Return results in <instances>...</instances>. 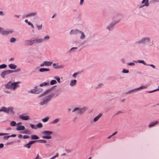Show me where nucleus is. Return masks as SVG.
Returning a JSON list of instances; mask_svg holds the SVG:
<instances>
[{
    "instance_id": "f257e3e1",
    "label": "nucleus",
    "mask_w": 159,
    "mask_h": 159,
    "mask_svg": "<svg viewBox=\"0 0 159 159\" xmlns=\"http://www.w3.org/2000/svg\"><path fill=\"white\" fill-rule=\"evenodd\" d=\"M19 82L11 83V82L8 83L5 85V87L7 89H12L15 90L16 88L19 87L18 85Z\"/></svg>"
},
{
    "instance_id": "f03ea898",
    "label": "nucleus",
    "mask_w": 159,
    "mask_h": 159,
    "mask_svg": "<svg viewBox=\"0 0 159 159\" xmlns=\"http://www.w3.org/2000/svg\"><path fill=\"white\" fill-rule=\"evenodd\" d=\"M53 96L52 94H51L43 98L39 102L40 105H43L47 104Z\"/></svg>"
},
{
    "instance_id": "7ed1b4c3",
    "label": "nucleus",
    "mask_w": 159,
    "mask_h": 159,
    "mask_svg": "<svg viewBox=\"0 0 159 159\" xmlns=\"http://www.w3.org/2000/svg\"><path fill=\"white\" fill-rule=\"evenodd\" d=\"M42 134L45 135L42 137V138L45 139H50L52 138L51 135L52 134V132L51 131H44L42 132Z\"/></svg>"
},
{
    "instance_id": "20e7f679",
    "label": "nucleus",
    "mask_w": 159,
    "mask_h": 159,
    "mask_svg": "<svg viewBox=\"0 0 159 159\" xmlns=\"http://www.w3.org/2000/svg\"><path fill=\"white\" fill-rule=\"evenodd\" d=\"M1 111L4 112L6 113H10L11 114L14 113L12 108L10 107H2L0 109V112Z\"/></svg>"
},
{
    "instance_id": "39448f33",
    "label": "nucleus",
    "mask_w": 159,
    "mask_h": 159,
    "mask_svg": "<svg viewBox=\"0 0 159 159\" xmlns=\"http://www.w3.org/2000/svg\"><path fill=\"white\" fill-rule=\"evenodd\" d=\"M14 72V70H8L3 71L2 73L1 74V76L3 78H4L6 75L12 73Z\"/></svg>"
},
{
    "instance_id": "423d86ee",
    "label": "nucleus",
    "mask_w": 159,
    "mask_h": 159,
    "mask_svg": "<svg viewBox=\"0 0 159 159\" xmlns=\"http://www.w3.org/2000/svg\"><path fill=\"white\" fill-rule=\"evenodd\" d=\"M85 111L84 108H82L80 109L78 108H75L73 111L72 112H74L77 111L76 113L81 114L83 113Z\"/></svg>"
},
{
    "instance_id": "0eeeda50",
    "label": "nucleus",
    "mask_w": 159,
    "mask_h": 159,
    "mask_svg": "<svg viewBox=\"0 0 159 159\" xmlns=\"http://www.w3.org/2000/svg\"><path fill=\"white\" fill-rule=\"evenodd\" d=\"M14 32V31L12 30H5L4 31L3 30V31L2 32V35H7L8 34L10 33H12Z\"/></svg>"
},
{
    "instance_id": "6e6552de",
    "label": "nucleus",
    "mask_w": 159,
    "mask_h": 159,
    "mask_svg": "<svg viewBox=\"0 0 159 159\" xmlns=\"http://www.w3.org/2000/svg\"><path fill=\"white\" fill-rule=\"evenodd\" d=\"M150 40L148 38H143L140 41L138 42V43H146L148 42Z\"/></svg>"
},
{
    "instance_id": "1a4fd4ad",
    "label": "nucleus",
    "mask_w": 159,
    "mask_h": 159,
    "mask_svg": "<svg viewBox=\"0 0 159 159\" xmlns=\"http://www.w3.org/2000/svg\"><path fill=\"white\" fill-rule=\"evenodd\" d=\"M19 118L22 120H27L30 119V117L28 116H24V115L19 116Z\"/></svg>"
},
{
    "instance_id": "9d476101",
    "label": "nucleus",
    "mask_w": 159,
    "mask_h": 159,
    "mask_svg": "<svg viewBox=\"0 0 159 159\" xmlns=\"http://www.w3.org/2000/svg\"><path fill=\"white\" fill-rule=\"evenodd\" d=\"M36 142V141H31L27 144L25 145L24 147L28 148H30L31 147V145Z\"/></svg>"
},
{
    "instance_id": "9b49d317",
    "label": "nucleus",
    "mask_w": 159,
    "mask_h": 159,
    "mask_svg": "<svg viewBox=\"0 0 159 159\" xmlns=\"http://www.w3.org/2000/svg\"><path fill=\"white\" fill-rule=\"evenodd\" d=\"M53 68L55 69L62 68L64 67V66L62 65H59L58 63H53Z\"/></svg>"
},
{
    "instance_id": "f8f14e48",
    "label": "nucleus",
    "mask_w": 159,
    "mask_h": 159,
    "mask_svg": "<svg viewBox=\"0 0 159 159\" xmlns=\"http://www.w3.org/2000/svg\"><path fill=\"white\" fill-rule=\"evenodd\" d=\"M142 3L143 4L144 3H145V4L143 6H140L139 8H142V7L145 6H148L149 5L148 3V0H143L142 2Z\"/></svg>"
},
{
    "instance_id": "ddd939ff",
    "label": "nucleus",
    "mask_w": 159,
    "mask_h": 159,
    "mask_svg": "<svg viewBox=\"0 0 159 159\" xmlns=\"http://www.w3.org/2000/svg\"><path fill=\"white\" fill-rule=\"evenodd\" d=\"M80 31L78 30H72L70 32V34L72 35L76 34L79 33V31Z\"/></svg>"
},
{
    "instance_id": "4468645a",
    "label": "nucleus",
    "mask_w": 159,
    "mask_h": 159,
    "mask_svg": "<svg viewBox=\"0 0 159 159\" xmlns=\"http://www.w3.org/2000/svg\"><path fill=\"white\" fill-rule=\"evenodd\" d=\"M158 123V122L157 121H155L153 122H151L149 124L148 127L149 128L152 127L157 124Z\"/></svg>"
},
{
    "instance_id": "2eb2a0df",
    "label": "nucleus",
    "mask_w": 159,
    "mask_h": 159,
    "mask_svg": "<svg viewBox=\"0 0 159 159\" xmlns=\"http://www.w3.org/2000/svg\"><path fill=\"white\" fill-rule=\"evenodd\" d=\"M25 45H32V43L31 39L30 40H27L25 41Z\"/></svg>"
},
{
    "instance_id": "dca6fc26",
    "label": "nucleus",
    "mask_w": 159,
    "mask_h": 159,
    "mask_svg": "<svg viewBox=\"0 0 159 159\" xmlns=\"http://www.w3.org/2000/svg\"><path fill=\"white\" fill-rule=\"evenodd\" d=\"M36 43H41L44 41V39L39 38H35Z\"/></svg>"
},
{
    "instance_id": "f3484780",
    "label": "nucleus",
    "mask_w": 159,
    "mask_h": 159,
    "mask_svg": "<svg viewBox=\"0 0 159 159\" xmlns=\"http://www.w3.org/2000/svg\"><path fill=\"white\" fill-rule=\"evenodd\" d=\"M37 86H35L34 87V89H32L29 92V93H32L37 94Z\"/></svg>"
},
{
    "instance_id": "a211bd4d",
    "label": "nucleus",
    "mask_w": 159,
    "mask_h": 159,
    "mask_svg": "<svg viewBox=\"0 0 159 159\" xmlns=\"http://www.w3.org/2000/svg\"><path fill=\"white\" fill-rule=\"evenodd\" d=\"M102 114H99L97 116L95 117L93 119V121L94 122H96L101 117Z\"/></svg>"
},
{
    "instance_id": "6ab92c4d",
    "label": "nucleus",
    "mask_w": 159,
    "mask_h": 159,
    "mask_svg": "<svg viewBox=\"0 0 159 159\" xmlns=\"http://www.w3.org/2000/svg\"><path fill=\"white\" fill-rule=\"evenodd\" d=\"M77 81L76 80H71L70 83V85L71 86H75L76 84Z\"/></svg>"
},
{
    "instance_id": "aec40b11",
    "label": "nucleus",
    "mask_w": 159,
    "mask_h": 159,
    "mask_svg": "<svg viewBox=\"0 0 159 159\" xmlns=\"http://www.w3.org/2000/svg\"><path fill=\"white\" fill-rule=\"evenodd\" d=\"M25 129V127L24 126L21 125L18 126L16 129L17 130H24Z\"/></svg>"
},
{
    "instance_id": "412c9836",
    "label": "nucleus",
    "mask_w": 159,
    "mask_h": 159,
    "mask_svg": "<svg viewBox=\"0 0 159 159\" xmlns=\"http://www.w3.org/2000/svg\"><path fill=\"white\" fill-rule=\"evenodd\" d=\"M9 67L12 69H15L17 67V66L14 64H10L9 65Z\"/></svg>"
},
{
    "instance_id": "4be33fe9",
    "label": "nucleus",
    "mask_w": 159,
    "mask_h": 159,
    "mask_svg": "<svg viewBox=\"0 0 159 159\" xmlns=\"http://www.w3.org/2000/svg\"><path fill=\"white\" fill-rule=\"evenodd\" d=\"M39 70L40 72L48 71L50 70V69L48 68H41L39 69Z\"/></svg>"
},
{
    "instance_id": "5701e85b",
    "label": "nucleus",
    "mask_w": 159,
    "mask_h": 159,
    "mask_svg": "<svg viewBox=\"0 0 159 159\" xmlns=\"http://www.w3.org/2000/svg\"><path fill=\"white\" fill-rule=\"evenodd\" d=\"M36 15V12H33V13H30V14L27 15L26 16V17L27 18L29 17L33 16H34Z\"/></svg>"
},
{
    "instance_id": "b1692460",
    "label": "nucleus",
    "mask_w": 159,
    "mask_h": 159,
    "mask_svg": "<svg viewBox=\"0 0 159 159\" xmlns=\"http://www.w3.org/2000/svg\"><path fill=\"white\" fill-rule=\"evenodd\" d=\"M52 62L50 61H44V64L45 66H50L52 65Z\"/></svg>"
},
{
    "instance_id": "393cba45",
    "label": "nucleus",
    "mask_w": 159,
    "mask_h": 159,
    "mask_svg": "<svg viewBox=\"0 0 159 159\" xmlns=\"http://www.w3.org/2000/svg\"><path fill=\"white\" fill-rule=\"evenodd\" d=\"M49 90H46V91L44 92L42 94L40 95L38 97L39 98H40V97H42L45 95L46 94H47V93H48L49 92Z\"/></svg>"
},
{
    "instance_id": "a878e982",
    "label": "nucleus",
    "mask_w": 159,
    "mask_h": 159,
    "mask_svg": "<svg viewBox=\"0 0 159 159\" xmlns=\"http://www.w3.org/2000/svg\"><path fill=\"white\" fill-rule=\"evenodd\" d=\"M36 142H38L40 143H47L46 140H43V139L39 140H36Z\"/></svg>"
},
{
    "instance_id": "bb28decb",
    "label": "nucleus",
    "mask_w": 159,
    "mask_h": 159,
    "mask_svg": "<svg viewBox=\"0 0 159 159\" xmlns=\"http://www.w3.org/2000/svg\"><path fill=\"white\" fill-rule=\"evenodd\" d=\"M31 138L32 140L38 139H39V137L36 135H32L31 136Z\"/></svg>"
},
{
    "instance_id": "cd10ccee",
    "label": "nucleus",
    "mask_w": 159,
    "mask_h": 159,
    "mask_svg": "<svg viewBox=\"0 0 159 159\" xmlns=\"http://www.w3.org/2000/svg\"><path fill=\"white\" fill-rule=\"evenodd\" d=\"M114 24H111L110 25L107 27V28L109 30H111L112 29V28L114 25Z\"/></svg>"
},
{
    "instance_id": "c85d7f7f",
    "label": "nucleus",
    "mask_w": 159,
    "mask_h": 159,
    "mask_svg": "<svg viewBox=\"0 0 159 159\" xmlns=\"http://www.w3.org/2000/svg\"><path fill=\"white\" fill-rule=\"evenodd\" d=\"M79 33L81 34V36L80 37V39H84L85 37V35L84 33L83 32L80 31H79Z\"/></svg>"
},
{
    "instance_id": "c756f323",
    "label": "nucleus",
    "mask_w": 159,
    "mask_h": 159,
    "mask_svg": "<svg viewBox=\"0 0 159 159\" xmlns=\"http://www.w3.org/2000/svg\"><path fill=\"white\" fill-rule=\"evenodd\" d=\"M49 118V117H46L44 118L43 119H42V121L43 122H46L48 121Z\"/></svg>"
},
{
    "instance_id": "7c9ffc66",
    "label": "nucleus",
    "mask_w": 159,
    "mask_h": 159,
    "mask_svg": "<svg viewBox=\"0 0 159 159\" xmlns=\"http://www.w3.org/2000/svg\"><path fill=\"white\" fill-rule=\"evenodd\" d=\"M16 123L15 121H11L10 123V125L12 126H14L16 125Z\"/></svg>"
},
{
    "instance_id": "2f4dec72",
    "label": "nucleus",
    "mask_w": 159,
    "mask_h": 159,
    "mask_svg": "<svg viewBox=\"0 0 159 159\" xmlns=\"http://www.w3.org/2000/svg\"><path fill=\"white\" fill-rule=\"evenodd\" d=\"M48 85V84L46 83V82H44V83H41V84L39 86H40V87H43V86H46V85Z\"/></svg>"
},
{
    "instance_id": "473e14b6",
    "label": "nucleus",
    "mask_w": 159,
    "mask_h": 159,
    "mask_svg": "<svg viewBox=\"0 0 159 159\" xmlns=\"http://www.w3.org/2000/svg\"><path fill=\"white\" fill-rule=\"evenodd\" d=\"M59 121V119H56L53 121H52V124H55L57 123Z\"/></svg>"
},
{
    "instance_id": "72a5a7b5",
    "label": "nucleus",
    "mask_w": 159,
    "mask_h": 159,
    "mask_svg": "<svg viewBox=\"0 0 159 159\" xmlns=\"http://www.w3.org/2000/svg\"><path fill=\"white\" fill-rule=\"evenodd\" d=\"M43 127V125L41 123H38L36 127L38 128H41Z\"/></svg>"
},
{
    "instance_id": "f704fd0d",
    "label": "nucleus",
    "mask_w": 159,
    "mask_h": 159,
    "mask_svg": "<svg viewBox=\"0 0 159 159\" xmlns=\"http://www.w3.org/2000/svg\"><path fill=\"white\" fill-rule=\"evenodd\" d=\"M42 91V89L40 88H37V93L38 94L41 93Z\"/></svg>"
},
{
    "instance_id": "c9c22d12",
    "label": "nucleus",
    "mask_w": 159,
    "mask_h": 159,
    "mask_svg": "<svg viewBox=\"0 0 159 159\" xmlns=\"http://www.w3.org/2000/svg\"><path fill=\"white\" fill-rule=\"evenodd\" d=\"M57 83V81L54 80H52L50 82V84L51 85H53L56 84Z\"/></svg>"
},
{
    "instance_id": "e433bc0d",
    "label": "nucleus",
    "mask_w": 159,
    "mask_h": 159,
    "mask_svg": "<svg viewBox=\"0 0 159 159\" xmlns=\"http://www.w3.org/2000/svg\"><path fill=\"white\" fill-rule=\"evenodd\" d=\"M7 66L5 64H3L0 65V69H3L6 68Z\"/></svg>"
},
{
    "instance_id": "4c0bfd02",
    "label": "nucleus",
    "mask_w": 159,
    "mask_h": 159,
    "mask_svg": "<svg viewBox=\"0 0 159 159\" xmlns=\"http://www.w3.org/2000/svg\"><path fill=\"white\" fill-rule=\"evenodd\" d=\"M54 78L56 80L58 83H61L60 79L59 77H57V76H55L54 77Z\"/></svg>"
},
{
    "instance_id": "58836bf2",
    "label": "nucleus",
    "mask_w": 159,
    "mask_h": 159,
    "mask_svg": "<svg viewBox=\"0 0 159 159\" xmlns=\"http://www.w3.org/2000/svg\"><path fill=\"white\" fill-rule=\"evenodd\" d=\"M146 87H147L146 86H142L139 88H137L136 89H137V90L142 89H144L145 88H146Z\"/></svg>"
},
{
    "instance_id": "ea45409f",
    "label": "nucleus",
    "mask_w": 159,
    "mask_h": 159,
    "mask_svg": "<svg viewBox=\"0 0 159 159\" xmlns=\"http://www.w3.org/2000/svg\"><path fill=\"white\" fill-rule=\"evenodd\" d=\"M30 133V132L29 130L25 129L24 130L23 132H22V133L23 134H29Z\"/></svg>"
},
{
    "instance_id": "a19ab883",
    "label": "nucleus",
    "mask_w": 159,
    "mask_h": 159,
    "mask_svg": "<svg viewBox=\"0 0 159 159\" xmlns=\"http://www.w3.org/2000/svg\"><path fill=\"white\" fill-rule=\"evenodd\" d=\"M132 89L131 90H130L128 92H127V94H129V93H130L133 92H134L135 91L137 90V89Z\"/></svg>"
},
{
    "instance_id": "79ce46f5",
    "label": "nucleus",
    "mask_w": 159,
    "mask_h": 159,
    "mask_svg": "<svg viewBox=\"0 0 159 159\" xmlns=\"http://www.w3.org/2000/svg\"><path fill=\"white\" fill-rule=\"evenodd\" d=\"M49 39V37L48 35H47L45 37H44V39H44V41H46V40H48Z\"/></svg>"
},
{
    "instance_id": "37998d69",
    "label": "nucleus",
    "mask_w": 159,
    "mask_h": 159,
    "mask_svg": "<svg viewBox=\"0 0 159 159\" xmlns=\"http://www.w3.org/2000/svg\"><path fill=\"white\" fill-rule=\"evenodd\" d=\"M32 45H33L34 43H36V40L35 38H34L31 39Z\"/></svg>"
},
{
    "instance_id": "c03bdc74",
    "label": "nucleus",
    "mask_w": 159,
    "mask_h": 159,
    "mask_svg": "<svg viewBox=\"0 0 159 159\" xmlns=\"http://www.w3.org/2000/svg\"><path fill=\"white\" fill-rule=\"evenodd\" d=\"M16 40V39L14 38H12L11 39L10 42L13 43L15 42Z\"/></svg>"
},
{
    "instance_id": "a18cd8bd",
    "label": "nucleus",
    "mask_w": 159,
    "mask_h": 159,
    "mask_svg": "<svg viewBox=\"0 0 159 159\" xmlns=\"http://www.w3.org/2000/svg\"><path fill=\"white\" fill-rule=\"evenodd\" d=\"M58 153H57L56 155L55 156L51 157L50 158V159H54L55 158H56V157H58Z\"/></svg>"
},
{
    "instance_id": "49530a36",
    "label": "nucleus",
    "mask_w": 159,
    "mask_h": 159,
    "mask_svg": "<svg viewBox=\"0 0 159 159\" xmlns=\"http://www.w3.org/2000/svg\"><path fill=\"white\" fill-rule=\"evenodd\" d=\"M138 61L140 63H142L144 65H146V64L144 62V61L143 60H139Z\"/></svg>"
},
{
    "instance_id": "de8ad7c7",
    "label": "nucleus",
    "mask_w": 159,
    "mask_h": 159,
    "mask_svg": "<svg viewBox=\"0 0 159 159\" xmlns=\"http://www.w3.org/2000/svg\"><path fill=\"white\" fill-rule=\"evenodd\" d=\"M79 74V72H76V73H74L73 75V77H74V78H75L76 76L78 75Z\"/></svg>"
},
{
    "instance_id": "09e8293b",
    "label": "nucleus",
    "mask_w": 159,
    "mask_h": 159,
    "mask_svg": "<svg viewBox=\"0 0 159 159\" xmlns=\"http://www.w3.org/2000/svg\"><path fill=\"white\" fill-rule=\"evenodd\" d=\"M122 72L124 73H128L129 72L128 70L123 69L122 70Z\"/></svg>"
},
{
    "instance_id": "8fccbe9b",
    "label": "nucleus",
    "mask_w": 159,
    "mask_h": 159,
    "mask_svg": "<svg viewBox=\"0 0 159 159\" xmlns=\"http://www.w3.org/2000/svg\"><path fill=\"white\" fill-rule=\"evenodd\" d=\"M30 126L32 128L34 129H36V127L33 124H30Z\"/></svg>"
},
{
    "instance_id": "3c124183",
    "label": "nucleus",
    "mask_w": 159,
    "mask_h": 159,
    "mask_svg": "<svg viewBox=\"0 0 159 159\" xmlns=\"http://www.w3.org/2000/svg\"><path fill=\"white\" fill-rule=\"evenodd\" d=\"M9 138H10L9 136H4L3 137L4 139L6 140H7Z\"/></svg>"
},
{
    "instance_id": "603ef678",
    "label": "nucleus",
    "mask_w": 159,
    "mask_h": 159,
    "mask_svg": "<svg viewBox=\"0 0 159 159\" xmlns=\"http://www.w3.org/2000/svg\"><path fill=\"white\" fill-rule=\"evenodd\" d=\"M42 25H37V26L38 29V30H41L42 28Z\"/></svg>"
},
{
    "instance_id": "864d4df0",
    "label": "nucleus",
    "mask_w": 159,
    "mask_h": 159,
    "mask_svg": "<svg viewBox=\"0 0 159 159\" xmlns=\"http://www.w3.org/2000/svg\"><path fill=\"white\" fill-rule=\"evenodd\" d=\"M156 91H157V89H155V90H152V91H150L148 92V93H153V92H155Z\"/></svg>"
},
{
    "instance_id": "5fc2aeb1",
    "label": "nucleus",
    "mask_w": 159,
    "mask_h": 159,
    "mask_svg": "<svg viewBox=\"0 0 159 159\" xmlns=\"http://www.w3.org/2000/svg\"><path fill=\"white\" fill-rule=\"evenodd\" d=\"M23 137L24 139H27L29 138V137L27 135H24Z\"/></svg>"
},
{
    "instance_id": "6e6d98bb",
    "label": "nucleus",
    "mask_w": 159,
    "mask_h": 159,
    "mask_svg": "<svg viewBox=\"0 0 159 159\" xmlns=\"http://www.w3.org/2000/svg\"><path fill=\"white\" fill-rule=\"evenodd\" d=\"M128 64L129 66H133L134 65V63L130 62L128 63Z\"/></svg>"
},
{
    "instance_id": "4d7b16f0",
    "label": "nucleus",
    "mask_w": 159,
    "mask_h": 159,
    "mask_svg": "<svg viewBox=\"0 0 159 159\" xmlns=\"http://www.w3.org/2000/svg\"><path fill=\"white\" fill-rule=\"evenodd\" d=\"M148 65L150 66H151L153 68H155V66L154 65L152 64H150V65Z\"/></svg>"
},
{
    "instance_id": "13d9d810",
    "label": "nucleus",
    "mask_w": 159,
    "mask_h": 159,
    "mask_svg": "<svg viewBox=\"0 0 159 159\" xmlns=\"http://www.w3.org/2000/svg\"><path fill=\"white\" fill-rule=\"evenodd\" d=\"M9 136H10V137H16V135L15 134H13L11 135H10Z\"/></svg>"
},
{
    "instance_id": "bf43d9fd",
    "label": "nucleus",
    "mask_w": 159,
    "mask_h": 159,
    "mask_svg": "<svg viewBox=\"0 0 159 159\" xmlns=\"http://www.w3.org/2000/svg\"><path fill=\"white\" fill-rule=\"evenodd\" d=\"M23 136L21 134H19L18 136V137L19 139H22V138Z\"/></svg>"
},
{
    "instance_id": "052dcab7",
    "label": "nucleus",
    "mask_w": 159,
    "mask_h": 159,
    "mask_svg": "<svg viewBox=\"0 0 159 159\" xmlns=\"http://www.w3.org/2000/svg\"><path fill=\"white\" fill-rule=\"evenodd\" d=\"M4 147V145L2 143L0 144V148H2Z\"/></svg>"
},
{
    "instance_id": "680f3d73",
    "label": "nucleus",
    "mask_w": 159,
    "mask_h": 159,
    "mask_svg": "<svg viewBox=\"0 0 159 159\" xmlns=\"http://www.w3.org/2000/svg\"><path fill=\"white\" fill-rule=\"evenodd\" d=\"M77 48H76V47H74V48H72L70 50V51H72L74 49H76Z\"/></svg>"
},
{
    "instance_id": "e2e57ef3",
    "label": "nucleus",
    "mask_w": 159,
    "mask_h": 159,
    "mask_svg": "<svg viewBox=\"0 0 159 159\" xmlns=\"http://www.w3.org/2000/svg\"><path fill=\"white\" fill-rule=\"evenodd\" d=\"M84 0H80V4L81 5L83 4Z\"/></svg>"
},
{
    "instance_id": "0e129e2a",
    "label": "nucleus",
    "mask_w": 159,
    "mask_h": 159,
    "mask_svg": "<svg viewBox=\"0 0 159 159\" xmlns=\"http://www.w3.org/2000/svg\"><path fill=\"white\" fill-rule=\"evenodd\" d=\"M45 66V65H44V62H43V63L41 64L40 65V66L41 67H43V66Z\"/></svg>"
},
{
    "instance_id": "69168bd1",
    "label": "nucleus",
    "mask_w": 159,
    "mask_h": 159,
    "mask_svg": "<svg viewBox=\"0 0 159 159\" xmlns=\"http://www.w3.org/2000/svg\"><path fill=\"white\" fill-rule=\"evenodd\" d=\"M117 131L115 132H114L111 135H112L113 136H114L115 135H116V134H117Z\"/></svg>"
},
{
    "instance_id": "338daca9",
    "label": "nucleus",
    "mask_w": 159,
    "mask_h": 159,
    "mask_svg": "<svg viewBox=\"0 0 159 159\" xmlns=\"http://www.w3.org/2000/svg\"><path fill=\"white\" fill-rule=\"evenodd\" d=\"M3 29H2V28L0 27V33H2V32L3 31Z\"/></svg>"
},
{
    "instance_id": "774afa93",
    "label": "nucleus",
    "mask_w": 159,
    "mask_h": 159,
    "mask_svg": "<svg viewBox=\"0 0 159 159\" xmlns=\"http://www.w3.org/2000/svg\"><path fill=\"white\" fill-rule=\"evenodd\" d=\"M0 15L1 16H3V12L2 11H0Z\"/></svg>"
}]
</instances>
